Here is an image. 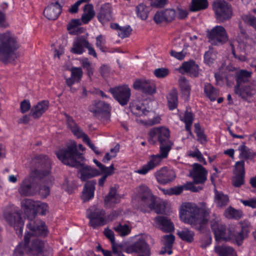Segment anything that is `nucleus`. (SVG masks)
<instances>
[{
    "label": "nucleus",
    "mask_w": 256,
    "mask_h": 256,
    "mask_svg": "<svg viewBox=\"0 0 256 256\" xmlns=\"http://www.w3.org/2000/svg\"><path fill=\"white\" fill-rule=\"evenodd\" d=\"M180 218L186 224L200 233L206 232L208 229V224L214 234L216 240H232L240 246L250 232V224L248 221L244 220L240 223L241 229L236 231L234 228H226L225 225L220 224L219 216L215 213H211L206 208H198L196 204L186 202L181 206Z\"/></svg>",
    "instance_id": "1"
},
{
    "label": "nucleus",
    "mask_w": 256,
    "mask_h": 256,
    "mask_svg": "<svg viewBox=\"0 0 256 256\" xmlns=\"http://www.w3.org/2000/svg\"><path fill=\"white\" fill-rule=\"evenodd\" d=\"M56 154L64 164L79 169L80 178L83 182L100 175V172L96 168L82 162L85 158L82 154L78 151L76 142H72L66 148L59 150Z\"/></svg>",
    "instance_id": "2"
},
{
    "label": "nucleus",
    "mask_w": 256,
    "mask_h": 256,
    "mask_svg": "<svg viewBox=\"0 0 256 256\" xmlns=\"http://www.w3.org/2000/svg\"><path fill=\"white\" fill-rule=\"evenodd\" d=\"M37 168L32 171L30 176L22 182L18 192L21 196H30L34 194L38 190L35 182L46 178L50 172L51 160L47 156L40 154L35 158Z\"/></svg>",
    "instance_id": "3"
},
{
    "label": "nucleus",
    "mask_w": 256,
    "mask_h": 256,
    "mask_svg": "<svg viewBox=\"0 0 256 256\" xmlns=\"http://www.w3.org/2000/svg\"><path fill=\"white\" fill-rule=\"evenodd\" d=\"M18 38L7 31L0 33V59L4 64L13 63L18 58L16 52L19 48Z\"/></svg>",
    "instance_id": "4"
},
{
    "label": "nucleus",
    "mask_w": 256,
    "mask_h": 256,
    "mask_svg": "<svg viewBox=\"0 0 256 256\" xmlns=\"http://www.w3.org/2000/svg\"><path fill=\"white\" fill-rule=\"evenodd\" d=\"M148 142L153 144H160V150L165 154L172 149V142L170 140V131L168 128L161 126L154 128L148 132Z\"/></svg>",
    "instance_id": "5"
},
{
    "label": "nucleus",
    "mask_w": 256,
    "mask_h": 256,
    "mask_svg": "<svg viewBox=\"0 0 256 256\" xmlns=\"http://www.w3.org/2000/svg\"><path fill=\"white\" fill-rule=\"evenodd\" d=\"M216 20L218 22H224L230 20L233 14L231 4L224 0H216L212 4Z\"/></svg>",
    "instance_id": "6"
},
{
    "label": "nucleus",
    "mask_w": 256,
    "mask_h": 256,
    "mask_svg": "<svg viewBox=\"0 0 256 256\" xmlns=\"http://www.w3.org/2000/svg\"><path fill=\"white\" fill-rule=\"evenodd\" d=\"M24 214L28 219L34 218L38 213L46 215L48 212V205L40 202L26 199L22 203Z\"/></svg>",
    "instance_id": "7"
},
{
    "label": "nucleus",
    "mask_w": 256,
    "mask_h": 256,
    "mask_svg": "<svg viewBox=\"0 0 256 256\" xmlns=\"http://www.w3.org/2000/svg\"><path fill=\"white\" fill-rule=\"evenodd\" d=\"M30 234H26L24 237V246L26 253L30 256H40L44 252L45 242L39 238H32Z\"/></svg>",
    "instance_id": "8"
},
{
    "label": "nucleus",
    "mask_w": 256,
    "mask_h": 256,
    "mask_svg": "<svg viewBox=\"0 0 256 256\" xmlns=\"http://www.w3.org/2000/svg\"><path fill=\"white\" fill-rule=\"evenodd\" d=\"M105 210L96 206L89 208L86 212V216L90 220V226L94 228L104 225L106 223Z\"/></svg>",
    "instance_id": "9"
},
{
    "label": "nucleus",
    "mask_w": 256,
    "mask_h": 256,
    "mask_svg": "<svg viewBox=\"0 0 256 256\" xmlns=\"http://www.w3.org/2000/svg\"><path fill=\"white\" fill-rule=\"evenodd\" d=\"M108 91L122 106H126L128 103L131 96V90L128 84L111 88Z\"/></svg>",
    "instance_id": "10"
},
{
    "label": "nucleus",
    "mask_w": 256,
    "mask_h": 256,
    "mask_svg": "<svg viewBox=\"0 0 256 256\" xmlns=\"http://www.w3.org/2000/svg\"><path fill=\"white\" fill-rule=\"evenodd\" d=\"M207 36L209 42L212 45L224 44L228 40L226 31L222 26H214L208 32Z\"/></svg>",
    "instance_id": "11"
},
{
    "label": "nucleus",
    "mask_w": 256,
    "mask_h": 256,
    "mask_svg": "<svg viewBox=\"0 0 256 256\" xmlns=\"http://www.w3.org/2000/svg\"><path fill=\"white\" fill-rule=\"evenodd\" d=\"M29 222L26 225L28 230L26 234H30L29 236H46L48 234V228L44 222L40 219L34 220V218L28 219Z\"/></svg>",
    "instance_id": "12"
},
{
    "label": "nucleus",
    "mask_w": 256,
    "mask_h": 256,
    "mask_svg": "<svg viewBox=\"0 0 256 256\" xmlns=\"http://www.w3.org/2000/svg\"><path fill=\"white\" fill-rule=\"evenodd\" d=\"M164 152L165 154L162 151L160 150L159 154L156 155H152L147 164L144 165L142 168L139 169L137 172L141 174H145L150 170L158 166L160 164L162 160L168 157V152Z\"/></svg>",
    "instance_id": "13"
},
{
    "label": "nucleus",
    "mask_w": 256,
    "mask_h": 256,
    "mask_svg": "<svg viewBox=\"0 0 256 256\" xmlns=\"http://www.w3.org/2000/svg\"><path fill=\"white\" fill-rule=\"evenodd\" d=\"M4 216L8 224L14 228L18 236H22L24 222L20 214L16 212H6Z\"/></svg>",
    "instance_id": "14"
},
{
    "label": "nucleus",
    "mask_w": 256,
    "mask_h": 256,
    "mask_svg": "<svg viewBox=\"0 0 256 256\" xmlns=\"http://www.w3.org/2000/svg\"><path fill=\"white\" fill-rule=\"evenodd\" d=\"M234 91L235 94L243 100L250 102V100L256 94V86L253 83L248 84L234 87Z\"/></svg>",
    "instance_id": "15"
},
{
    "label": "nucleus",
    "mask_w": 256,
    "mask_h": 256,
    "mask_svg": "<svg viewBox=\"0 0 256 256\" xmlns=\"http://www.w3.org/2000/svg\"><path fill=\"white\" fill-rule=\"evenodd\" d=\"M133 88L146 94H152L156 92V84L150 80H136L133 84Z\"/></svg>",
    "instance_id": "16"
},
{
    "label": "nucleus",
    "mask_w": 256,
    "mask_h": 256,
    "mask_svg": "<svg viewBox=\"0 0 256 256\" xmlns=\"http://www.w3.org/2000/svg\"><path fill=\"white\" fill-rule=\"evenodd\" d=\"M190 176L193 178L194 183L204 184L207 180L208 171L200 164L194 163Z\"/></svg>",
    "instance_id": "17"
},
{
    "label": "nucleus",
    "mask_w": 256,
    "mask_h": 256,
    "mask_svg": "<svg viewBox=\"0 0 256 256\" xmlns=\"http://www.w3.org/2000/svg\"><path fill=\"white\" fill-rule=\"evenodd\" d=\"M138 195L140 198L138 209L142 210V208L148 202H152L155 197L148 188L145 185L140 186L138 190Z\"/></svg>",
    "instance_id": "18"
},
{
    "label": "nucleus",
    "mask_w": 256,
    "mask_h": 256,
    "mask_svg": "<svg viewBox=\"0 0 256 256\" xmlns=\"http://www.w3.org/2000/svg\"><path fill=\"white\" fill-rule=\"evenodd\" d=\"M176 16V12L174 9L166 8L156 12L154 16V20L156 24L169 23L173 21Z\"/></svg>",
    "instance_id": "19"
},
{
    "label": "nucleus",
    "mask_w": 256,
    "mask_h": 256,
    "mask_svg": "<svg viewBox=\"0 0 256 256\" xmlns=\"http://www.w3.org/2000/svg\"><path fill=\"white\" fill-rule=\"evenodd\" d=\"M154 176L158 182L162 184L173 181L176 178L174 172L166 167H164L158 170Z\"/></svg>",
    "instance_id": "20"
},
{
    "label": "nucleus",
    "mask_w": 256,
    "mask_h": 256,
    "mask_svg": "<svg viewBox=\"0 0 256 256\" xmlns=\"http://www.w3.org/2000/svg\"><path fill=\"white\" fill-rule=\"evenodd\" d=\"M155 226L164 232H171L174 230L170 219L165 216H157L154 218Z\"/></svg>",
    "instance_id": "21"
},
{
    "label": "nucleus",
    "mask_w": 256,
    "mask_h": 256,
    "mask_svg": "<svg viewBox=\"0 0 256 256\" xmlns=\"http://www.w3.org/2000/svg\"><path fill=\"white\" fill-rule=\"evenodd\" d=\"M112 8L109 4L106 3L101 6L96 16L98 20L104 25L112 20Z\"/></svg>",
    "instance_id": "22"
},
{
    "label": "nucleus",
    "mask_w": 256,
    "mask_h": 256,
    "mask_svg": "<svg viewBox=\"0 0 256 256\" xmlns=\"http://www.w3.org/2000/svg\"><path fill=\"white\" fill-rule=\"evenodd\" d=\"M89 110L94 114L96 116L100 115L109 114L110 111V106L109 104L102 101H96L89 107Z\"/></svg>",
    "instance_id": "23"
},
{
    "label": "nucleus",
    "mask_w": 256,
    "mask_h": 256,
    "mask_svg": "<svg viewBox=\"0 0 256 256\" xmlns=\"http://www.w3.org/2000/svg\"><path fill=\"white\" fill-rule=\"evenodd\" d=\"M62 10V6L58 2L51 3L44 11V14L49 20H56Z\"/></svg>",
    "instance_id": "24"
},
{
    "label": "nucleus",
    "mask_w": 256,
    "mask_h": 256,
    "mask_svg": "<svg viewBox=\"0 0 256 256\" xmlns=\"http://www.w3.org/2000/svg\"><path fill=\"white\" fill-rule=\"evenodd\" d=\"M181 74L186 73L192 77H198L199 75V67L194 61L190 60L182 63L180 68Z\"/></svg>",
    "instance_id": "25"
},
{
    "label": "nucleus",
    "mask_w": 256,
    "mask_h": 256,
    "mask_svg": "<svg viewBox=\"0 0 256 256\" xmlns=\"http://www.w3.org/2000/svg\"><path fill=\"white\" fill-rule=\"evenodd\" d=\"M152 202H148L146 206L142 208V212H149L152 210H154L157 214H164L165 212L164 202L161 200H157L154 197Z\"/></svg>",
    "instance_id": "26"
},
{
    "label": "nucleus",
    "mask_w": 256,
    "mask_h": 256,
    "mask_svg": "<svg viewBox=\"0 0 256 256\" xmlns=\"http://www.w3.org/2000/svg\"><path fill=\"white\" fill-rule=\"evenodd\" d=\"M252 72L245 70H241L235 72L234 78L236 80V84L234 87L252 83L250 78H251Z\"/></svg>",
    "instance_id": "27"
},
{
    "label": "nucleus",
    "mask_w": 256,
    "mask_h": 256,
    "mask_svg": "<svg viewBox=\"0 0 256 256\" xmlns=\"http://www.w3.org/2000/svg\"><path fill=\"white\" fill-rule=\"evenodd\" d=\"M96 184V180H90L86 182L84 186L82 196L84 202L88 201L94 198Z\"/></svg>",
    "instance_id": "28"
},
{
    "label": "nucleus",
    "mask_w": 256,
    "mask_h": 256,
    "mask_svg": "<svg viewBox=\"0 0 256 256\" xmlns=\"http://www.w3.org/2000/svg\"><path fill=\"white\" fill-rule=\"evenodd\" d=\"M70 77L66 78V82L67 86L71 88L75 82H78L82 78L83 72L81 68L73 67L70 69Z\"/></svg>",
    "instance_id": "29"
},
{
    "label": "nucleus",
    "mask_w": 256,
    "mask_h": 256,
    "mask_svg": "<svg viewBox=\"0 0 256 256\" xmlns=\"http://www.w3.org/2000/svg\"><path fill=\"white\" fill-rule=\"evenodd\" d=\"M86 40L84 36L78 37L74 40L72 47L70 51L72 53L76 54H82L84 52Z\"/></svg>",
    "instance_id": "30"
},
{
    "label": "nucleus",
    "mask_w": 256,
    "mask_h": 256,
    "mask_svg": "<svg viewBox=\"0 0 256 256\" xmlns=\"http://www.w3.org/2000/svg\"><path fill=\"white\" fill-rule=\"evenodd\" d=\"M68 127L71 130L72 134L78 138H81L85 134L74 120L73 118L67 114H65Z\"/></svg>",
    "instance_id": "31"
},
{
    "label": "nucleus",
    "mask_w": 256,
    "mask_h": 256,
    "mask_svg": "<svg viewBox=\"0 0 256 256\" xmlns=\"http://www.w3.org/2000/svg\"><path fill=\"white\" fill-rule=\"evenodd\" d=\"M48 102L46 100L39 102L31 110L30 114L34 118H38L48 110Z\"/></svg>",
    "instance_id": "32"
},
{
    "label": "nucleus",
    "mask_w": 256,
    "mask_h": 256,
    "mask_svg": "<svg viewBox=\"0 0 256 256\" xmlns=\"http://www.w3.org/2000/svg\"><path fill=\"white\" fill-rule=\"evenodd\" d=\"M84 12L82 16V20L84 24H86L95 15L93 5L90 4H86L84 8Z\"/></svg>",
    "instance_id": "33"
},
{
    "label": "nucleus",
    "mask_w": 256,
    "mask_h": 256,
    "mask_svg": "<svg viewBox=\"0 0 256 256\" xmlns=\"http://www.w3.org/2000/svg\"><path fill=\"white\" fill-rule=\"evenodd\" d=\"M204 93L211 100L214 101L219 95V90L214 88L210 83L206 82L204 84Z\"/></svg>",
    "instance_id": "34"
},
{
    "label": "nucleus",
    "mask_w": 256,
    "mask_h": 256,
    "mask_svg": "<svg viewBox=\"0 0 256 256\" xmlns=\"http://www.w3.org/2000/svg\"><path fill=\"white\" fill-rule=\"evenodd\" d=\"M180 120L185 124L186 130H190V126H192L194 120V115L190 108H187L184 115H180Z\"/></svg>",
    "instance_id": "35"
},
{
    "label": "nucleus",
    "mask_w": 256,
    "mask_h": 256,
    "mask_svg": "<svg viewBox=\"0 0 256 256\" xmlns=\"http://www.w3.org/2000/svg\"><path fill=\"white\" fill-rule=\"evenodd\" d=\"M214 202L218 208H223L228 205L229 198L227 195L224 194L222 192L217 190H214Z\"/></svg>",
    "instance_id": "36"
},
{
    "label": "nucleus",
    "mask_w": 256,
    "mask_h": 256,
    "mask_svg": "<svg viewBox=\"0 0 256 256\" xmlns=\"http://www.w3.org/2000/svg\"><path fill=\"white\" fill-rule=\"evenodd\" d=\"M177 234L182 240L188 243L192 242L194 240V232L188 228L178 230Z\"/></svg>",
    "instance_id": "37"
},
{
    "label": "nucleus",
    "mask_w": 256,
    "mask_h": 256,
    "mask_svg": "<svg viewBox=\"0 0 256 256\" xmlns=\"http://www.w3.org/2000/svg\"><path fill=\"white\" fill-rule=\"evenodd\" d=\"M238 150L240 152V157L246 160H252L256 156V152L249 148L245 145V142L240 145Z\"/></svg>",
    "instance_id": "38"
},
{
    "label": "nucleus",
    "mask_w": 256,
    "mask_h": 256,
    "mask_svg": "<svg viewBox=\"0 0 256 256\" xmlns=\"http://www.w3.org/2000/svg\"><path fill=\"white\" fill-rule=\"evenodd\" d=\"M168 104L170 110H173L176 108L178 104V96L176 90H172L168 94Z\"/></svg>",
    "instance_id": "39"
},
{
    "label": "nucleus",
    "mask_w": 256,
    "mask_h": 256,
    "mask_svg": "<svg viewBox=\"0 0 256 256\" xmlns=\"http://www.w3.org/2000/svg\"><path fill=\"white\" fill-rule=\"evenodd\" d=\"M224 216L228 219L238 220L243 216L244 214L242 210L230 206L224 210Z\"/></svg>",
    "instance_id": "40"
},
{
    "label": "nucleus",
    "mask_w": 256,
    "mask_h": 256,
    "mask_svg": "<svg viewBox=\"0 0 256 256\" xmlns=\"http://www.w3.org/2000/svg\"><path fill=\"white\" fill-rule=\"evenodd\" d=\"M214 250L220 256H237L234 248L230 246H216Z\"/></svg>",
    "instance_id": "41"
},
{
    "label": "nucleus",
    "mask_w": 256,
    "mask_h": 256,
    "mask_svg": "<svg viewBox=\"0 0 256 256\" xmlns=\"http://www.w3.org/2000/svg\"><path fill=\"white\" fill-rule=\"evenodd\" d=\"M120 197L116 194V189L112 188L108 194L104 198V202L106 204H116L120 202Z\"/></svg>",
    "instance_id": "42"
},
{
    "label": "nucleus",
    "mask_w": 256,
    "mask_h": 256,
    "mask_svg": "<svg viewBox=\"0 0 256 256\" xmlns=\"http://www.w3.org/2000/svg\"><path fill=\"white\" fill-rule=\"evenodd\" d=\"M208 6L207 0H192L190 10L196 12L206 8Z\"/></svg>",
    "instance_id": "43"
},
{
    "label": "nucleus",
    "mask_w": 256,
    "mask_h": 256,
    "mask_svg": "<svg viewBox=\"0 0 256 256\" xmlns=\"http://www.w3.org/2000/svg\"><path fill=\"white\" fill-rule=\"evenodd\" d=\"M178 84L182 92L189 96L191 88L188 80L184 76H180L178 80Z\"/></svg>",
    "instance_id": "44"
},
{
    "label": "nucleus",
    "mask_w": 256,
    "mask_h": 256,
    "mask_svg": "<svg viewBox=\"0 0 256 256\" xmlns=\"http://www.w3.org/2000/svg\"><path fill=\"white\" fill-rule=\"evenodd\" d=\"M136 12L138 17L142 20H145L148 16L149 10L146 6L143 4H140L136 7Z\"/></svg>",
    "instance_id": "45"
},
{
    "label": "nucleus",
    "mask_w": 256,
    "mask_h": 256,
    "mask_svg": "<svg viewBox=\"0 0 256 256\" xmlns=\"http://www.w3.org/2000/svg\"><path fill=\"white\" fill-rule=\"evenodd\" d=\"M164 246L168 249V254H171L172 252V248L174 242L175 237L173 234H170L163 236Z\"/></svg>",
    "instance_id": "46"
},
{
    "label": "nucleus",
    "mask_w": 256,
    "mask_h": 256,
    "mask_svg": "<svg viewBox=\"0 0 256 256\" xmlns=\"http://www.w3.org/2000/svg\"><path fill=\"white\" fill-rule=\"evenodd\" d=\"M104 256H125L122 252V246L120 245L112 246V252L108 250L102 252Z\"/></svg>",
    "instance_id": "47"
},
{
    "label": "nucleus",
    "mask_w": 256,
    "mask_h": 256,
    "mask_svg": "<svg viewBox=\"0 0 256 256\" xmlns=\"http://www.w3.org/2000/svg\"><path fill=\"white\" fill-rule=\"evenodd\" d=\"M82 66L86 70L88 76L90 78L94 74V68L88 58H84L82 60Z\"/></svg>",
    "instance_id": "48"
},
{
    "label": "nucleus",
    "mask_w": 256,
    "mask_h": 256,
    "mask_svg": "<svg viewBox=\"0 0 256 256\" xmlns=\"http://www.w3.org/2000/svg\"><path fill=\"white\" fill-rule=\"evenodd\" d=\"M242 19L244 23L252 26L256 30V18L252 15L244 14L242 16Z\"/></svg>",
    "instance_id": "49"
},
{
    "label": "nucleus",
    "mask_w": 256,
    "mask_h": 256,
    "mask_svg": "<svg viewBox=\"0 0 256 256\" xmlns=\"http://www.w3.org/2000/svg\"><path fill=\"white\" fill-rule=\"evenodd\" d=\"M114 230L122 236H126L130 232V230L127 224H120L115 227Z\"/></svg>",
    "instance_id": "50"
},
{
    "label": "nucleus",
    "mask_w": 256,
    "mask_h": 256,
    "mask_svg": "<svg viewBox=\"0 0 256 256\" xmlns=\"http://www.w3.org/2000/svg\"><path fill=\"white\" fill-rule=\"evenodd\" d=\"M132 32V28L130 26H121L118 32V36L122 38H124L129 37Z\"/></svg>",
    "instance_id": "51"
},
{
    "label": "nucleus",
    "mask_w": 256,
    "mask_h": 256,
    "mask_svg": "<svg viewBox=\"0 0 256 256\" xmlns=\"http://www.w3.org/2000/svg\"><path fill=\"white\" fill-rule=\"evenodd\" d=\"M232 182L234 187H240L244 183V175L234 174L232 178Z\"/></svg>",
    "instance_id": "52"
},
{
    "label": "nucleus",
    "mask_w": 256,
    "mask_h": 256,
    "mask_svg": "<svg viewBox=\"0 0 256 256\" xmlns=\"http://www.w3.org/2000/svg\"><path fill=\"white\" fill-rule=\"evenodd\" d=\"M169 70L165 68H156L154 71V76L160 78H166L169 74Z\"/></svg>",
    "instance_id": "53"
},
{
    "label": "nucleus",
    "mask_w": 256,
    "mask_h": 256,
    "mask_svg": "<svg viewBox=\"0 0 256 256\" xmlns=\"http://www.w3.org/2000/svg\"><path fill=\"white\" fill-rule=\"evenodd\" d=\"M106 42V39L102 35H99L96 38V45L97 48H99L103 52H106V48L105 46Z\"/></svg>",
    "instance_id": "54"
},
{
    "label": "nucleus",
    "mask_w": 256,
    "mask_h": 256,
    "mask_svg": "<svg viewBox=\"0 0 256 256\" xmlns=\"http://www.w3.org/2000/svg\"><path fill=\"white\" fill-rule=\"evenodd\" d=\"M234 174L244 175V161L237 162L235 164Z\"/></svg>",
    "instance_id": "55"
},
{
    "label": "nucleus",
    "mask_w": 256,
    "mask_h": 256,
    "mask_svg": "<svg viewBox=\"0 0 256 256\" xmlns=\"http://www.w3.org/2000/svg\"><path fill=\"white\" fill-rule=\"evenodd\" d=\"M132 110L134 113L138 116H140L142 115H146V113L148 111L146 110L144 106H140L136 105L132 107Z\"/></svg>",
    "instance_id": "56"
},
{
    "label": "nucleus",
    "mask_w": 256,
    "mask_h": 256,
    "mask_svg": "<svg viewBox=\"0 0 256 256\" xmlns=\"http://www.w3.org/2000/svg\"><path fill=\"white\" fill-rule=\"evenodd\" d=\"M38 191V190L39 194L42 198H46L50 193V189L48 186L46 185H40L38 188L36 187Z\"/></svg>",
    "instance_id": "57"
},
{
    "label": "nucleus",
    "mask_w": 256,
    "mask_h": 256,
    "mask_svg": "<svg viewBox=\"0 0 256 256\" xmlns=\"http://www.w3.org/2000/svg\"><path fill=\"white\" fill-rule=\"evenodd\" d=\"M216 54L212 51H208L205 52L204 55V60L207 64H212L216 59Z\"/></svg>",
    "instance_id": "58"
},
{
    "label": "nucleus",
    "mask_w": 256,
    "mask_h": 256,
    "mask_svg": "<svg viewBox=\"0 0 256 256\" xmlns=\"http://www.w3.org/2000/svg\"><path fill=\"white\" fill-rule=\"evenodd\" d=\"M189 156L192 158H197L198 160L200 162H202L204 165L206 164V162L202 154L197 148L196 149L195 151L190 152L189 154Z\"/></svg>",
    "instance_id": "59"
},
{
    "label": "nucleus",
    "mask_w": 256,
    "mask_h": 256,
    "mask_svg": "<svg viewBox=\"0 0 256 256\" xmlns=\"http://www.w3.org/2000/svg\"><path fill=\"white\" fill-rule=\"evenodd\" d=\"M83 142L86 143L90 148H91L92 150L95 152L96 154H100V152L98 150V148L96 147L92 143L91 140L89 137L86 134L82 136Z\"/></svg>",
    "instance_id": "60"
},
{
    "label": "nucleus",
    "mask_w": 256,
    "mask_h": 256,
    "mask_svg": "<svg viewBox=\"0 0 256 256\" xmlns=\"http://www.w3.org/2000/svg\"><path fill=\"white\" fill-rule=\"evenodd\" d=\"M25 253L24 244H20L14 249L12 256H24Z\"/></svg>",
    "instance_id": "61"
},
{
    "label": "nucleus",
    "mask_w": 256,
    "mask_h": 256,
    "mask_svg": "<svg viewBox=\"0 0 256 256\" xmlns=\"http://www.w3.org/2000/svg\"><path fill=\"white\" fill-rule=\"evenodd\" d=\"M184 188V186H175L166 190V194L169 195H178L182 192Z\"/></svg>",
    "instance_id": "62"
},
{
    "label": "nucleus",
    "mask_w": 256,
    "mask_h": 256,
    "mask_svg": "<svg viewBox=\"0 0 256 256\" xmlns=\"http://www.w3.org/2000/svg\"><path fill=\"white\" fill-rule=\"evenodd\" d=\"M90 1V0H78L71 6L68 10V12L71 14H76L78 12V7L80 4L84 2H88Z\"/></svg>",
    "instance_id": "63"
},
{
    "label": "nucleus",
    "mask_w": 256,
    "mask_h": 256,
    "mask_svg": "<svg viewBox=\"0 0 256 256\" xmlns=\"http://www.w3.org/2000/svg\"><path fill=\"white\" fill-rule=\"evenodd\" d=\"M240 202L244 206L252 208H256V197L248 200H240Z\"/></svg>",
    "instance_id": "64"
}]
</instances>
